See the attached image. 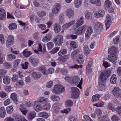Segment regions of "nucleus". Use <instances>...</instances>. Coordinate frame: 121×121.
Here are the masks:
<instances>
[{"instance_id": "obj_27", "label": "nucleus", "mask_w": 121, "mask_h": 121, "mask_svg": "<svg viewBox=\"0 0 121 121\" xmlns=\"http://www.w3.org/2000/svg\"><path fill=\"white\" fill-rule=\"evenodd\" d=\"M50 99L53 101H57L60 99V97L55 95L52 94L50 96Z\"/></svg>"}, {"instance_id": "obj_15", "label": "nucleus", "mask_w": 121, "mask_h": 121, "mask_svg": "<svg viewBox=\"0 0 121 121\" xmlns=\"http://www.w3.org/2000/svg\"><path fill=\"white\" fill-rule=\"evenodd\" d=\"M108 59L112 62L114 63L117 59L116 55L110 54L108 56Z\"/></svg>"}, {"instance_id": "obj_3", "label": "nucleus", "mask_w": 121, "mask_h": 121, "mask_svg": "<svg viewBox=\"0 0 121 121\" xmlns=\"http://www.w3.org/2000/svg\"><path fill=\"white\" fill-rule=\"evenodd\" d=\"M88 26L86 25H84L76 30L74 32V34L78 35H82L84 34Z\"/></svg>"}, {"instance_id": "obj_4", "label": "nucleus", "mask_w": 121, "mask_h": 121, "mask_svg": "<svg viewBox=\"0 0 121 121\" xmlns=\"http://www.w3.org/2000/svg\"><path fill=\"white\" fill-rule=\"evenodd\" d=\"M63 41L62 36L61 35H57L53 39L55 44L57 45L60 46L62 44Z\"/></svg>"}, {"instance_id": "obj_31", "label": "nucleus", "mask_w": 121, "mask_h": 121, "mask_svg": "<svg viewBox=\"0 0 121 121\" xmlns=\"http://www.w3.org/2000/svg\"><path fill=\"white\" fill-rule=\"evenodd\" d=\"M54 30L56 33H58L60 31L61 27L58 24H55L54 25Z\"/></svg>"}, {"instance_id": "obj_46", "label": "nucleus", "mask_w": 121, "mask_h": 121, "mask_svg": "<svg viewBox=\"0 0 121 121\" xmlns=\"http://www.w3.org/2000/svg\"><path fill=\"white\" fill-rule=\"evenodd\" d=\"M46 14V12L44 11H42L37 13L38 15L41 17H42L45 16Z\"/></svg>"}, {"instance_id": "obj_50", "label": "nucleus", "mask_w": 121, "mask_h": 121, "mask_svg": "<svg viewBox=\"0 0 121 121\" xmlns=\"http://www.w3.org/2000/svg\"><path fill=\"white\" fill-rule=\"evenodd\" d=\"M0 42L2 44L5 43V39L4 35L2 34H0Z\"/></svg>"}, {"instance_id": "obj_35", "label": "nucleus", "mask_w": 121, "mask_h": 121, "mask_svg": "<svg viewBox=\"0 0 121 121\" xmlns=\"http://www.w3.org/2000/svg\"><path fill=\"white\" fill-rule=\"evenodd\" d=\"M51 105L50 103H47L42 106V110H48L50 109Z\"/></svg>"}, {"instance_id": "obj_59", "label": "nucleus", "mask_w": 121, "mask_h": 121, "mask_svg": "<svg viewBox=\"0 0 121 121\" xmlns=\"http://www.w3.org/2000/svg\"><path fill=\"white\" fill-rule=\"evenodd\" d=\"M47 45L49 49H51L53 47L54 44L52 42H49L47 43Z\"/></svg>"}, {"instance_id": "obj_41", "label": "nucleus", "mask_w": 121, "mask_h": 121, "mask_svg": "<svg viewBox=\"0 0 121 121\" xmlns=\"http://www.w3.org/2000/svg\"><path fill=\"white\" fill-rule=\"evenodd\" d=\"M117 77L115 74L113 75L110 79V81L111 83L115 84L116 82Z\"/></svg>"}, {"instance_id": "obj_17", "label": "nucleus", "mask_w": 121, "mask_h": 121, "mask_svg": "<svg viewBox=\"0 0 121 121\" xmlns=\"http://www.w3.org/2000/svg\"><path fill=\"white\" fill-rule=\"evenodd\" d=\"M108 51L110 54L116 55L117 48L116 47L113 46L109 48Z\"/></svg>"}, {"instance_id": "obj_8", "label": "nucleus", "mask_w": 121, "mask_h": 121, "mask_svg": "<svg viewBox=\"0 0 121 121\" xmlns=\"http://www.w3.org/2000/svg\"><path fill=\"white\" fill-rule=\"evenodd\" d=\"M95 30L98 33L101 32L103 28V26L102 24L101 23L98 22L95 24L94 26Z\"/></svg>"}, {"instance_id": "obj_61", "label": "nucleus", "mask_w": 121, "mask_h": 121, "mask_svg": "<svg viewBox=\"0 0 121 121\" xmlns=\"http://www.w3.org/2000/svg\"><path fill=\"white\" fill-rule=\"evenodd\" d=\"M15 119L17 121H28L24 117L21 116L17 118H15Z\"/></svg>"}, {"instance_id": "obj_53", "label": "nucleus", "mask_w": 121, "mask_h": 121, "mask_svg": "<svg viewBox=\"0 0 121 121\" xmlns=\"http://www.w3.org/2000/svg\"><path fill=\"white\" fill-rule=\"evenodd\" d=\"M23 56L26 57H28L30 55V52L28 51L27 49H26L23 52Z\"/></svg>"}, {"instance_id": "obj_34", "label": "nucleus", "mask_w": 121, "mask_h": 121, "mask_svg": "<svg viewBox=\"0 0 121 121\" xmlns=\"http://www.w3.org/2000/svg\"><path fill=\"white\" fill-rule=\"evenodd\" d=\"M82 0H74V6L77 8H78L81 5Z\"/></svg>"}, {"instance_id": "obj_16", "label": "nucleus", "mask_w": 121, "mask_h": 121, "mask_svg": "<svg viewBox=\"0 0 121 121\" xmlns=\"http://www.w3.org/2000/svg\"><path fill=\"white\" fill-rule=\"evenodd\" d=\"M6 17L5 11L3 9L0 8V19L3 20Z\"/></svg>"}, {"instance_id": "obj_51", "label": "nucleus", "mask_w": 121, "mask_h": 121, "mask_svg": "<svg viewBox=\"0 0 121 121\" xmlns=\"http://www.w3.org/2000/svg\"><path fill=\"white\" fill-rule=\"evenodd\" d=\"M67 50L66 49H64L60 50L58 52V55L59 56H61L66 54Z\"/></svg>"}, {"instance_id": "obj_13", "label": "nucleus", "mask_w": 121, "mask_h": 121, "mask_svg": "<svg viewBox=\"0 0 121 121\" xmlns=\"http://www.w3.org/2000/svg\"><path fill=\"white\" fill-rule=\"evenodd\" d=\"M52 38V34L51 33H48L46 34L43 37L42 41L44 42H47L51 40Z\"/></svg>"}, {"instance_id": "obj_25", "label": "nucleus", "mask_w": 121, "mask_h": 121, "mask_svg": "<svg viewBox=\"0 0 121 121\" xmlns=\"http://www.w3.org/2000/svg\"><path fill=\"white\" fill-rule=\"evenodd\" d=\"M90 2L93 4H95L97 6L101 5V2L100 0H90Z\"/></svg>"}, {"instance_id": "obj_21", "label": "nucleus", "mask_w": 121, "mask_h": 121, "mask_svg": "<svg viewBox=\"0 0 121 121\" xmlns=\"http://www.w3.org/2000/svg\"><path fill=\"white\" fill-rule=\"evenodd\" d=\"M112 2L109 0H105L104 4V7L105 9H109L111 6Z\"/></svg>"}, {"instance_id": "obj_10", "label": "nucleus", "mask_w": 121, "mask_h": 121, "mask_svg": "<svg viewBox=\"0 0 121 121\" xmlns=\"http://www.w3.org/2000/svg\"><path fill=\"white\" fill-rule=\"evenodd\" d=\"M111 16L109 15H107L105 21V23L107 29L110 26V23H111Z\"/></svg>"}, {"instance_id": "obj_12", "label": "nucleus", "mask_w": 121, "mask_h": 121, "mask_svg": "<svg viewBox=\"0 0 121 121\" xmlns=\"http://www.w3.org/2000/svg\"><path fill=\"white\" fill-rule=\"evenodd\" d=\"M60 4L58 3L56 4L54 6V8L52 10V12L53 14L57 13L60 11Z\"/></svg>"}, {"instance_id": "obj_63", "label": "nucleus", "mask_w": 121, "mask_h": 121, "mask_svg": "<svg viewBox=\"0 0 121 121\" xmlns=\"http://www.w3.org/2000/svg\"><path fill=\"white\" fill-rule=\"evenodd\" d=\"M59 48L60 47H58L54 48L51 51V53L52 54L56 53L59 50Z\"/></svg>"}, {"instance_id": "obj_19", "label": "nucleus", "mask_w": 121, "mask_h": 121, "mask_svg": "<svg viewBox=\"0 0 121 121\" xmlns=\"http://www.w3.org/2000/svg\"><path fill=\"white\" fill-rule=\"evenodd\" d=\"M75 22V20H73L71 21L70 22L66 23L63 25L62 28L64 29H65L68 28L70 26H72Z\"/></svg>"}, {"instance_id": "obj_30", "label": "nucleus", "mask_w": 121, "mask_h": 121, "mask_svg": "<svg viewBox=\"0 0 121 121\" xmlns=\"http://www.w3.org/2000/svg\"><path fill=\"white\" fill-rule=\"evenodd\" d=\"M38 70L41 72L43 74H47V69L45 67L41 66L38 68Z\"/></svg>"}, {"instance_id": "obj_49", "label": "nucleus", "mask_w": 121, "mask_h": 121, "mask_svg": "<svg viewBox=\"0 0 121 121\" xmlns=\"http://www.w3.org/2000/svg\"><path fill=\"white\" fill-rule=\"evenodd\" d=\"M91 13L89 12H86L85 15V17L86 19H91L92 17Z\"/></svg>"}, {"instance_id": "obj_60", "label": "nucleus", "mask_w": 121, "mask_h": 121, "mask_svg": "<svg viewBox=\"0 0 121 121\" xmlns=\"http://www.w3.org/2000/svg\"><path fill=\"white\" fill-rule=\"evenodd\" d=\"M108 108L113 111H115L116 108L113 107L112 106V103H109L108 106Z\"/></svg>"}, {"instance_id": "obj_40", "label": "nucleus", "mask_w": 121, "mask_h": 121, "mask_svg": "<svg viewBox=\"0 0 121 121\" xmlns=\"http://www.w3.org/2000/svg\"><path fill=\"white\" fill-rule=\"evenodd\" d=\"M68 57L67 56H64L59 57L57 59L60 62H65L67 60Z\"/></svg>"}, {"instance_id": "obj_18", "label": "nucleus", "mask_w": 121, "mask_h": 121, "mask_svg": "<svg viewBox=\"0 0 121 121\" xmlns=\"http://www.w3.org/2000/svg\"><path fill=\"white\" fill-rule=\"evenodd\" d=\"M83 19L84 17H80V19L78 20L75 26L76 28H78L84 23Z\"/></svg>"}, {"instance_id": "obj_26", "label": "nucleus", "mask_w": 121, "mask_h": 121, "mask_svg": "<svg viewBox=\"0 0 121 121\" xmlns=\"http://www.w3.org/2000/svg\"><path fill=\"white\" fill-rule=\"evenodd\" d=\"M79 80V77L77 76H75L72 78L71 82H72L73 84H77L78 83Z\"/></svg>"}, {"instance_id": "obj_47", "label": "nucleus", "mask_w": 121, "mask_h": 121, "mask_svg": "<svg viewBox=\"0 0 121 121\" xmlns=\"http://www.w3.org/2000/svg\"><path fill=\"white\" fill-rule=\"evenodd\" d=\"M6 109L7 113L9 114H10L13 111V108L12 106H9L6 107Z\"/></svg>"}, {"instance_id": "obj_1", "label": "nucleus", "mask_w": 121, "mask_h": 121, "mask_svg": "<svg viewBox=\"0 0 121 121\" xmlns=\"http://www.w3.org/2000/svg\"><path fill=\"white\" fill-rule=\"evenodd\" d=\"M108 72L104 71L102 72L99 77V87L101 88H104L105 86L106 81L109 77Z\"/></svg>"}, {"instance_id": "obj_23", "label": "nucleus", "mask_w": 121, "mask_h": 121, "mask_svg": "<svg viewBox=\"0 0 121 121\" xmlns=\"http://www.w3.org/2000/svg\"><path fill=\"white\" fill-rule=\"evenodd\" d=\"M18 22L19 24L20 25L22 26V27H23V29H21V31L23 30H25L28 28V25L26 23L23 22L22 21L18 20Z\"/></svg>"}, {"instance_id": "obj_45", "label": "nucleus", "mask_w": 121, "mask_h": 121, "mask_svg": "<svg viewBox=\"0 0 121 121\" xmlns=\"http://www.w3.org/2000/svg\"><path fill=\"white\" fill-rule=\"evenodd\" d=\"M48 101V99L46 98L42 97L37 102H40V104H44L46 103Z\"/></svg>"}, {"instance_id": "obj_14", "label": "nucleus", "mask_w": 121, "mask_h": 121, "mask_svg": "<svg viewBox=\"0 0 121 121\" xmlns=\"http://www.w3.org/2000/svg\"><path fill=\"white\" fill-rule=\"evenodd\" d=\"M87 29V31L85 34V36L86 39H88L92 33V29L91 27H89Z\"/></svg>"}, {"instance_id": "obj_56", "label": "nucleus", "mask_w": 121, "mask_h": 121, "mask_svg": "<svg viewBox=\"0 0 121 121\" xmlns=\"http://www.w3.org/2000/svg\"><path fill=\"white\" fill-rule=\"evenodd\" d=\"M7 30V28L4 27L2 23L0 22V31L1 30L3 32H4Z\"/></svg>"}, {"instance_id": "obj_39", "label": "nucleus", "mask_w": 121, "mask_h": 121, "mask_svg": "<svg viewBox=\"0 0 121 121\" xmlns=\"http://www.w3.org/2000/svg\"><path fill=\"white\" fill-rule=\"evenodd\" d=\"M14 3L15 4V6L16 7L19 9H23L26 8L27 9L28 8V6H26L25 5L24 6L21 5L19 4L18 3H16V1L14 2Z\"/></svg>"}, {"instance_id": "obj_55", "label": "nucleus", "mask_w": 121, "mask_h": 121, "mask_svg": "<svg viewBox=\"0 0 121 121\" xmlns=\"http://www.w3.org/2000/svg\"><path fill=\"white\" fill-rule=\"evenodd\" d=\"M92 65V63L91 62H90L88 63L86 67L87 72H91V71L92 70L91 68V67Z\"/></svg>"}, {"instance_id": "obj_37", "label": "nucleus", "mask_w": 121, "mask_h": 121, "mask_svg": "<svg viewBox=\"0 0 121 121\" xmlns=\"http://www.w3.org/2000/svg\"><path fill=\"white\" fill-rule=\"evenodd\" d=\"M100 97V95L98 94L94 95L92 97V99L91 101L93 102L99 100Z\"/></svg>"}, {"instance_id": "obj_6", "label": "nucleus", "mask_w": 121, "mask_h": 121, "mask_svg": "<svg viewBox=\"0 0 121 121\" xmlns=\"http://www.w3.org/2000/svg\"><path fill=\"white\" fill-rule=\"evenodd\" d=\"M14 43V37L12 35H9L7 39L6 46L9 48L13 45Z\"/></svg>"}, {"instance_id": "obj_2", "label": "nucleus", "mask_w": 121, "mask_h": 121, "mask_svg": "<svg viewBox=\"0 0 121 121\" xmlns=\"http://www.w3.org/2000/svg\"><path fill=\"white\" fill-rule=\"evenodd\" d=\"M65 88L62 85H55L53 89L55 93L56 94H60L64 91Z\"/></svg>"}, {"instance_id": "obj_28", "label": "nucleus", "mask_w": 121, "mask_h": 121, "mask_svg": "<svg viewBox=\"0 0 121 121\" xmlns=\"http://www.w3.org/2000/svg\"><path fill=\"white\" fill-rule=\"evenodd\" d=\"M9 29L10 30H13L16 29L17 28V25L15 23L10 24L8 26Z\"/></svg>"}, {"instance_id": "obj_54", "label": "nucleus", "mask_w": 121, "mask_h": 121, "mask_svg": "<svg viewBox=\"0 0 121 121\" xmlns=\"http://www.w3.org/2000/svg\"><path fill=\"white\" fill-rule=\"evenodd\" d=\"M70 45L73 48H76L77 47V43L74 41H72L70 43Z\"/></svg>"}, {"instance_id": "obj_5", "label": "nucleus", "mask_w": 121, "mask_h": 121, "mask_svg": "<svg viewBox=\"0 0 121 121\" xmlns=\"http://www.w3.org/2000/svg\"><path fill=\"white\" fill-rule=\"evenodd\" d=\"M113 95L116 97L121 98V90L118 87H115L112 91Z\"/></svg>"}, {"instance_id": "obj_48", "label": "nucleus", "mask_w": 121, "mask_h": 121, "mask_svg": "<svg viewBox=\"0 0 121 121\" xmlns=\"http://www.w3.org/2000/svg\"><path fill=\"white\" fill-rule=\"evenodd\" d=\"M79 52L77 51H75L72 52L71 54V56L73 58L76 57L78 55Z\"/></svg>"}, {"instance_id": "obj_7", "label": "nucleus", "mask_w": 121, "mask_h": 121, "mask_svg": "<svg viewBox=\"0 0 121 121\" xmlns=\"http://www.w3.org/2000/svg\"><path fill=\"white\" fill-rule=\"evenodd\" d=\"M72 91L71 96L73 98H76L79 97L80 91L78 88L76 87H73L72 88Z\"/></svg>"}, {"instance_id": "obj_22", "label": "nucleus", "mask_w": 121, "mask_h": 121, "mask_svg": "<svg viewBox=\"0 0 121 121\" xmlns=\"http://www.w3.org/2000/svg\"><path fill=\"white\" fill-rule=\"evenodd\" d=\"M13 13L18 18H20L21 17V14L19 9H14Z\"/></svg>"}, {"instance_id": "obj_33", "label": "nucleus", "mask_w": 121, "mask_h": 121, "mask_svg": "<svg viewBox=\"0 0 121 121\" xmlns=\"http://www.w3.org/2000/svg\"><path fill=\"white\" fill-rule=\"evenodd\" d=\"M78 63L80 64H82L84 62L83 56L82 54L79 55L77 59Z\"/></svg>"}, {"instance_id": "obj_36", "label": "nucleus", "mask_w": 121, "mask_h": 121, "mask_svg": "<svg viewBox=\"0 0 121 121\" xmlns=\"http://www.w3.org/2000/svg\"><path fill=\"white\" fill-rule=\"evenodd\" d=\"M0 114L1 117L4 118V117L6 112L5 109L4 107H2L0 108Z\"/></svg>"}, {"instance_id": "obj_44", "label": "nucleus", "mask_w": 121, "mask_h": 121, "mask_svg": "<svg viewBox=\"0 0 121 121\" xmlns=\"http://www.w3.org/2000/svg\"><path fill=\"white\" fill-rule=\"evenodd\" d=\"M11 98L14 101L16 102L17 101V96L16 93H12L11 95Z\"/></svg>"}, {"instance_id": "obj_42", "label": "nucleus", "mask_w": 121, "mask_h": 121, "mask_svg": "<svg viewBox=\"0 0 121 121\" xmlns=\"http://www.w3.org/2000/svg\"><path fill=\"white\" fill-rule=\"evenodd\" d=\"M15 58V56L13 55L9 54L7 56V60L8 61H12Z\"/></svg>"}, {"instance_id": "obj_62", "label": "nucleus", "mask_w": 121, "mask_h": 121, "mask_svg": "<svg viewBox=\"0 0 121 121\" xmlns=\"http://www.w3.org/2000/svg\"><path fill=\"white\" fill-rule=\"evenodd\" d=\"M7 72V71L4 69H1L0 70V77L3 76Z\"/></svg>"}, {"instance_id": "obj_11", "label": "nucleus", "mask_w": 121, "mask_h": 121, "mask_svg": "<svg viewBox=\"0 0 121 121\" xmlns=\"http://www.w3.org/2000/svg\"><path fill=\"white\" fill-rule=\"evenodd\" d=\"M66 15L68 17L71 18L73 17L74 12L73 10L71 9H67L66 11Z\"/></svg>"}, {"instance_id": "obj_20", "label": "nucleus", "mask_w": 121, "mask_h": 121, "mask_svg": "<svg viewBox=\"0 0 121 121\" xmlns=\"http://www.w3.org/2000/svg\"><path fill=\"white\" fill-rule=\"evenodd\" d=\"M52 108L54 109V112L55 113L59 112L60 108L59 104L57 103L54 104Z\"/></svg>"}, {"instance_id": "obj_32", "label": "nucleus", "mask_w": 121, "mask_h": 121, "mask_svg": "<svg viewBox=\"0 0 121 121\" xmlns=\"http://www.w3.org/2000/svg\"><path fill=\"white\" fill-rule=\"evenodd\" d=\"M3 82L5 84H8L10 82L11 80L9 77L5 76L3 79Z\"/></svg>"}, {"instance_id": "obj_38", "label": "nucleus", "mask_w": 121, "mask_h": 121, "mask_svg": "<svg viewBox=\"0 0 121 121\" xmlns=\"http://www.w3.org/2000/svg\"><path fill=\"white\" fill-rule=\"evenodd\" d=\"M32 75L35 79L39 78L41 76V74L38 72H33L32 73Z\"/></svg>"}, {"instance_id": "obj_24", "label": "nucleus", "mask_w": 121, "mask_h": 121, "mask_svg": "<svg viewBox=\"0 0 121 121\" xmlns=\"http://www.w3.org/2000/svg\"><path fill=\"white\" fill-rule=\"evenodd\" d=\"M39 62V60L37 58H33L31 59V63L33 66L35 67L36 66Z\"/></svg>"}, {"instance_id": "obj_29", "label": "nucleus", "mask_w": 121, "mask_h": 121, "mask_svg": "<svg viewBox=\"0 0 121 121\" xmlns=\"http://www.w3.org/2000/svg\"><path fill=\"white\" fill-rule=\"evenodd\" d=\"M38 115L40 117L44 118L46 119L48 117V113L44 112H39V113Z\"/></svg>"}, {"instance_id": "obj_9", "label": "nucleus", "mask_w": 121, "mask_h": 121, "mask_svg": "<svg viewBox=\"0 0 121 121\" xmlns=\"http://www.w3.org/2000/svg\"><path fill=\"white\" fill-rule=\"evenodd\" d=\"M34 110L36 112H39L42 110V106L40 102L35 101L34 102Z\"/></svg>"}, {"instance_id": "obj_58", "label": "nucleus", "mask_w": 121, "mask_h": 121, "mask_svg": "<svg viewBox=\"0 0 121 121\" xmlns=\"http://www.w3.org/2000/svg\"><path fill=\"white\" fill-rule=\"evenodd\" d=\"M100 117L102 119L98 121H110L109 119L107 118V116H101Z\"/></svg>"}, {"instance_id": "obj_64", "label": "nucleus", "mask_w": 121, "mask_h": 121, "mask_svg": "<svg viewBox=\"0 0 121 121\" xmlns=\"http://www.w3.org/2000/svg\"><path fill=\"white\" fill-rule=\"evenodd\" d=\"M66 105L68 106H71L73 104V102L71 100H69L66 101Z\"/></svg>"}, {"instance_id": "obj_57", "label": "nucleus", "mask_w": 121, "mask_h": 121, "mask_svg": "<svg viewBox=\"0 0 121 121\" xmlns=\"http://www.w3.org/2000/svg\"><path fill=\"white\" fill-rule=\"evenodd\" d=\"M65 80L67 82H71L72 78L71 77L68 75H66L65 78Z\"/></svg>"}, {"instance_id": "obj_43", "label": "nucleus", "mask_w": 121, "mask_h": 121, "mask_svg": "<svg viewBox=\"0 0 121 121\" xmlns=\"http://www.w3.org/2000/svg\"><path fill=\"white\" fill-rule=\"evenodd\" d=\"M83 50L85 53L86 55H88L90 52L89 48L87 46H85L83 47Z\"/></svg>"}, {"instance_id": "obj_52", "label": "nucleus", "mask_w": 121, "mask_h": 121, "mask_svg": "<svg viewBox=\"0 0 121 121\" xmlns=\"http://www.w3.org/2000/svg\"><path fill=\"white\" fill-rule=\"evenodd\" d=\"M119 36H116L113 39V42L115 44H118L119 42Z\"/></svg>"}]
</instances>
